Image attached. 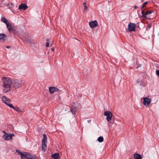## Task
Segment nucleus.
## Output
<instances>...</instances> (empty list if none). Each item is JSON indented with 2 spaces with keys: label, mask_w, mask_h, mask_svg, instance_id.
Returning <instances> with one entry per match:
<instances>
[{
  "label": "nucleus",
  "mask_w": 159,
  "mask_h": 159,
  "mask_svg": "<svg viewBox=\"0 0 159 159\" xmlns=\"http://www.w3.org/2000/svg\"><path fill=\"white\" fill-rule=\"evenodd\" d=\"M24 82L21 80H12V86L15 89H18L24 85Z\"/></svg>",
  "instance_id": "obj_2"
},
{
  "label": "nucleus",
  "mask_w": 159,
  "mask_h": 159,
  "mask_svg": "<svg viewBox=\"0 0 159 159\" xmlns=\"http://www.w3.org/2000/svg\"><path fill=\"white\" fill-rule=\"evenodd\" d=\"M2 80L3 83L2 85L5 88L3 91L4 93H7L10 90L12 80L9 77L3 78Z\"/></svg>",
  "instance_id": "obj_1"
},
{
  "label": "nucleus",
  "mask_w": 159,
  "mask_h": 159,
  "mask_svg": "<svg viewBox=\"0 0 159 159\" xmlns=\"http://www.w3.org/2000/svg\"><path fill=\"white\" fill-rule=\"evenodd\" d=\"M91 120H87V122L89 123L91 122Z\"/></svg>",
  "instance_id": "obj_33"
},
{
  "label": "nucleus",
  "mask_w": 159,
  "mask_h": 159,
  "mask_svg": "<svg viewBox=\"0 0 159 159\" xmlns=\"http://www.w3.org/2000/svg\"><path fill=\"white\" fill-rule=\"evenodd\" d=\"M70 111L73 113L74 114H75L76 113V110H73V108H71L70 109Z\"/></svg>",
  "instance_id": "obj_26"
},
{
  "label": "nucleus",
  "mask_w": 159,
  "mask_h": 159,
  "mask_svg": "<svg viewBox=\"0 0 159 159\" xmlns=\"http://www.w3.org/2000/svg\"><path fill=\"white\" fill-rule=\"evenodd\" d=\"M6 38V36L5 34H0V40L4 41Z\"/></svg>",
  "instance_id": "obj_17"
},
{
  "label": "nucleus",
  "mask_w": 159,
  "mask_h": 159,
  "mask_svg": "<svg viewBox=\"0 0 159 159\" xmlns=\"http://www.w3.org/2000/svg\"><path fill=\"white\" fill-rule=\"evenodd\" d=\"M137 82L138 83H139V81H138V80H137Z\"/></svg>",
  "instance_id": "obj_39"
},
{
  "label": "nucleus",
  "mask_w": 159,
  "mask_h": 159,
  "mask_svg": "<svg viewBox=\"0 0 159 159\" xmlns=\"http://www.w3.org/2000/svg\"><path fill=\"white\" fill-rule=\"evenodd\" d=\"M134 157L135 159H142L141 155L138 154H135L134 155Z\"/></svg>",
  "instance_id": "obj_19"
},
{
  "label": "nucleus",
  "mask_w": 159,
  "mask_h": 159,
  "mask_svg": "<svg viewBox=\"0 0 159 159\" xmlns=\"http://www.w3.org/2000/svg\"><path fill=\"white\" fill-rule=\"evenodd\" d=\"M54 48H51V50H52V51H54Z\"/></svg>",
  "instance_id": "obj_36"
},
{
  "label": "nucleus",
  "mask_w": 159,
  "mask_h": 159,
  "mask_svg": "<svg viewBox=\"0 0 159 159\" xmlns=\"http://www.w3.org/2000/svg\"><path fill=\"white\" fill-rule=\"evenodd\" d=\"M1 21L6 24L8 22V21L5 17H2L1 18Z\"/></svg>",
  "instance_id": "obj_21"
},
{
  "label": "nucleus",
  "mask_w": 159,
  "mask_h": 159,
  "mask_svg": "<svg viewBox=\"0 0 159 159\" xmlns=\"http://www.w3.org/2000/svg\"><path fill=\"white\" fill-rule=\"evenodd\" d=\"M10 48V47L9 46H7V48Z\"/></svg>",
  "instance_id": "obj_37"
},
{
  "label": "nucleus",
  "mask_w": 159,
  "mask_h": 159,
  "mask_svg": "<svg viewBox=\"0 0 159 159\" xmlns=\"http://www.w3.org/2000/svg\"><path fill=\"white\" fill-rule=\"evenodd\" d=\"M15 136L13 134H4L3 136V139L6 140L8 141L9 140H11L12 139V137Z\"/></svg>",
  "instance_id": "obj_5"
},
{
  "label": "nucleus",
  "mask_w": 159,
  "mask_h": 159,
  "mask_svg": "<svg viewBox=\"0 0 159 159\" xmlns=\"http://www.w3.org/2000/svg\"><path fill=\"white\" fill-rule=\"evenodd\" d=\"M143 104L146 106H148L151 103V100L150 98L145 97L143 98Z\"/></svg>",
  "instance_id": "obj_6"
},
{
  "label": "nucleus",
  "mask_w": 159,
  "mask_h": 159,
  "mask_svg": "<svg viewBox=\"0 0 159 159\" xmlns=\"http://www.w3.org/2000/svg\"><path fill=\"white\" fill-rule=\"evenodd\" d=\"M138 7L136 6H135L134 7L135 8H137Z\"/></svg>",
  "instance_id": "obj_38"
},
{
  "label": "nucleus",
  "mask_w": 159,
  "mask_h": 159,
  "mask_svg": "<svg viewBox=\"0 0 159 159\" xmlns=\"http://www.w3.org/2000/svg\"><path fill=\"white\" fill-rule=\"evenodd\" d=\"M2 132H3V133H4V134H7V133H6V132L5 131H4V130H3V131H2Z\"/></svg>",
  "instance_id": "obj_34"
},
{
  "label": "nucleus",
  "mask_w": 159,
  "mask_h": 159,
  "mask_svg": "<svg viewBox=\"0 0 159 159\" xmlns=\"http://www.w3.org/2000/svg\"><path fill=\"white\" fill-rule=\"evenodd\" d=\"M153 12V11H147L146 13H145L144 11H142V16L145 18L147 19H149L146 16L150 15V14L152 13Z\"/></svg>",
  "instance_id": "obj_11"
},
{
  "label": "nucleus",
  "mask_w": 159,
  "mask_h": 159,
  "mask_svg": "<svg viewBox=\"0 0 159 159\" xmlns=\"http://www.w3.org/2000/svg\"><path fill=\"white\" fill-rule=\"evenodd\" d=\"M59 91V89H57V88H55V92H58Z\"/></svg>",
  "instance_id": "obj_31"
},
{
  "label": "nucleus",
  "mask_w": 159,
  "mask_h": 159,
  "mask_svg": "<svg viewBox=\"0 0 159 159\" xmlns=\"http://www.w3.org/2000/svg\"><path fill=\"white\" fill-rule=\"evenodd\" d=\"M81 96H82V95L81 94H79L78 96V98H81Z\"/></svg>",
  "instance_id": "obj_32"
},
{
  "label": "nucleus",
  "mask_w": 159,
  "mask_h": 159,
  "mask_svg": "<svg viewBox=\"0 0 159 159\" xmlns=\"http://www.w3.org/2000/svg\"><path fill=\"white\" fill-rule=\"evenodd\" d=\"M55 88L54 87H50L49 90L51 93H52L55 92Z\"/></svg>",
  "instance_id": "obj_20"
},
{
  "label": "nucleus",
  "mask_w": 159,
  "mask_h": 159,
  "mask_svg": "<svg viewBox=\"0 0 159 159\" xmlns=\"http://www.w3.org/2000/svg\"><path fill=\"white\" fill-rule=\"evenodd\" d=\"M75 102H73V103H72V106H74V105H75Z\"/></svg>",
  "instance_id": "obj_35"
},
{
  "label": "nucleus",
  "mask_w": 159,
  "mask_h": 159,
  "mask_svg": "<svg viewBox=\"0 0 159 159\" xmlns=\"http://www.w3.org/2000/svg\"><path fill=\"white\" fill-rule=\"evenodd\" d=\"M11 108H13L16 111L20 113H22L24 111V109H21L20 108L18 107H14V106H13V107H11Z\"/></svg>",
  "instance_id": "obj_14"
},
{
  "label": "nucleus",
  "mask_w": 159,
  "mask_h": 159,
  "mask_svg": "<svg viewBox=\"0 0 159 159\" xmlns=\"http://www.w3.org/2000/svg\"><path fill=\"white\" fill-rule=\"evenodd\" d=\"M98 140L100 142H102L103 140V138L102 137H99L98 138Z\"/></svg>",
  "instance_id": "obj_23"
},
{
  "label": "nucleus",
  "mask_w": 159,
  "mask_h": 159,
  "mask_svg": "<svg viewBox=\"0 0 159 159\" xmlns=\"http://www.w3.org/2000/svg\"><path fill=\"white\" fill-rule=\"evenodd\" d=\"M32 155L27 152H25L24 153L23 159L24 158H26L28 159H30Z\"/></svg>",
  "instance_id": "obj_15"
},
{
  "label": "nucleus",
  "mask_w": 159,
  "mask_h": 159,
  "mask_svg": "<svg viewBox=\"0 0 159 159\" xmlns=\"http://www.w3.org/2000/svg\"><path fill=\"white\" fill-rule=\"evenodd\" d=\"M6 25L7 28L9 31H12L14 30V26L11 23L8 22Z\"/></svg>",
  "instance_id": "obj_12"
},
{
  "label": "nucleus",
  "mask_w": 159,
  "mask_h": 159,
  "mask_svg": "<svg viewBox=\"0 0 159 159\" xmlns=\"http://www.w3.org/2000/svg\"><path fill=\"white\" fill-rule=\"evenodd\" d=\"M89 25L91 28H94L97 26L98 25V23L96 20L92 21L89 23Z\"/></svg>",
  "instance_id": "obj_10"
},
{
  "label": "nucleus",
  "mask_w": 159,
  "mask_h": 159,
  "mask_svg": "<svg viewBox=\"0 0 159 159\" xmlns=\"http://www.w3.org/2000/svg\"><path fill=\"white\" fill-rule=\"evenodd\" d=\"M28 8L27 6L25 3L20 4L19 6L18 9L19 10L23 9L25 10Z\"/></svg>",
  "instance_id": "obj_13"
},
{
  "label": "nucleus",
  "mask_w": 159,
  "mask_h": 159,
  "mask_svg": "<svg viewBox=\"0 0 159 159\" xmlns=\"http://www.w3.org/2000/svg\"><path fill=\"white\" fill-rule=\"evenodd\" d=\"M86 3L85 2L83 3V5L84 7V9L85 10H87L88 9V7L86 6Z\"/></svg>",
  "instance_id": "obj_24"
},
{
  "label": "nucleus",
  "mask_w": 159,
  "mask_h": 159,
  "mask_svg": "<svg viewBox=\"0 0 159 159\" xmlns=\"http://www.w3.org/2000/svg\"><path fill=\"white\" fill-rule=\"evenodd\" d=\"M128 31L129 32H131L132 31H135V25L134 24L132 23H130L128 24Z\"/></svg>",
  "instance_id": "obj_9"
},
{
  "label": "nucleus",
  "mask_w": 159,
  "mask_h": 159,
  "mask_svg": "<svg viewBox=\"0 0 159 159\" xmlns=\"http://www.w3.org/2000/svg\"><path fill=\"white\" fill-rule=\"evenodd\" d=\"M148 3V2H144L142 5L141 9H142L143 8H144Z\"/></svg>",
  "instance_id": "obj_25"
},
{
  "label": "nucleus",
  "mask_w": 159,
  "mask_h": 159,
  "mask_svg": "<svg viewBox=\"0 0 159 159\" xmlns=\"http://www.w3.org/2000/svg\"><path fill=\"white\" fill-rule=\"evenodd\" d=\"M30 159H39L37 157L34 156H32Z\"/></svg>",
  "instance_id": "obj_28"
},
{
  "label": "nucleus",
  "mask_w": 159,
  "mask_h": 159,
  "mask_svg": "<svg viewBox=\"0 0 159 159\" xmlns=\"http://www.w3.org/2000/svg\"><path fill=\"white\" fill-rule=\"evenodd\" d=\"M23 40V41H25L28 44L34 43L33 40L30 36H27L24 37Z\"/></svg>",
  "instance_id": "obj_7"
},
{
  "label": "nucleus",
  "mask_w": 159,
  "mask_h": 159,
  "mask_svg": "<svg viewBox=\"0 0 159 159\" xmlns=\"http://www.w3.org/2000/svg\"><path fill=\"white\" fill-rule=\"evenodd\" d=\"M2 101L10 107H13V105L10 103L11 100L5 96H2Z\"/></svg>",
  "instance_id": "obj_4"
},
{
  "label": "nucleus",
  "mask_w": 159,
  "mask_h": 159,
  "mask_svg": "<svg viewBox=\"0 0 159 159\" xmlns=\"http://www.w3.org/2000/svg\"><path fill=\"white\" fill-rule=\"evenodd\" d=\"M16 152L21 156L22 159H23V156H24V153H22L21 152L18 150H16Z\"/></svg>",
  "instance_id": "obj_22"
},
{
  "label": "nucleus",
  "mask_w": 159,
  "mask_h": 159,
  "mask_svg": "<svg viewBox=\"0 0 159 159\" xmlns=\"http://www.w3.org/2000/svg\"><path fill=\"white\" fill-rule=\"evenodd\" d=\"M5 1V3H7V4H6L5 6H7L9 8H11V7L13 5V3H8V1L7 0H4Z\"/></svg>",
  "instance_id": "obj_18"
},
{
  "label": "nucleus",
  "mask_w": 159,
  "mask_h": 159,
  "mask_svg": "<svg viewBox=\"0 0 159 159\" xmlns=\"http://www.w3.org/2000/svg\"><path fill=\"white\" fill-rule=\"evenodd\" d=\"M152 26V25L151 24H149L147 26V27L148 28H150Z\"/></svg>",
  "instance_id": "obj_29"
},
{
  "label": "nucleus",
  "mask_w": 159,
  "mask_h": 159,
  "mask_svg": "<svg viewBox=\"0 0 159 159\" xmlns=\"http://www.w3.org/2000/svg\"><path fill=\"white\" fill-rule=\"evenodd\" d=\"M104 115L106 116V119L108 121L111 120L113 116L112 113L109 111H105L104 113Z\"/></svg>",
  "instance_id": "obj_8"
},
{
  "label": "nucleus",
  "mask_w": 159,
  "mask_h": 159,
  "mask_svg": "<svg viewBox=\"0 0 159 159\" xmlns=\"http://www.w3.org/2000/svg\"><path fill=\"white\" fill-rule=\"evenodd\" d=\"M43 138L42 140V150L44 152L47 148V137L46 134H43Z\"/></svg>",
  "instance_id": "obj_3"
},
{
  "label": "nucleus",
  "mask_w": 159,
  "mask_h": 159,
  "mask_svg": "<svg viewBox=\"0 0 159 159\" xmlns=\"http://www.w3.org/2000/svg\"><path fill=\"white\" fill-rule=\"evenodd\" d=\"M156 74L158 76H159V70H157Z\"/></svg>",
  "instance_id": "obj_30"
},
{
  "label": "nucleus",
  "mask_w": 159,
  "mask_h": 159,
  "mask_svg": "<svg viewBox=\"0 0 159 159\" xmlns=\"http://www.w3.org/2000/svg\"><path fill=\"white\" fill-rule=\"evenodd\" d=\"M52 157L54 159H60L59 154L58 153H55L52 155Z\"/></svg>",
  "instance_id": "obj_16"
},
{
  "label": "nucleus",
  "mask_w": 159,
  "mask_h": 159,
  "mask_svg": "<svg viewBox=\"0 0 159 159\" xmlns=\"http://www.w3.org/2000/svg\"><path fill=\"white\" fill-rule=\"evenodd\" d=\"M49 39H46V41L48 42H49ZM49 43L48 42L46 43V47H48L49 46Z\"/></svg>",
  "instance_id": "obj_27"
}]
</instances>
